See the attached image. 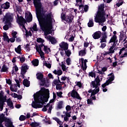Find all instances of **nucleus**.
<instances>
[{
    "label": "nucleus",
    "instance_id": "72a5a7b5",
    "mask_svg": "<svg viewBox=\"0 0 127 127\" xmlns=\"http://www.w3.org/2000/svg\"><path fill=\"white\" fill-rule=\"evenodd\" d=\"M17 32H15V31H12L11 33V35L13 36V40H14V42L15 41V39H17Z\"/></svg>",
    "mask_w": 127,
    "mask_h": 127
},
{
    "label": "nucleus",
    "instance_id": "ddd939ff",
    "mask_svg": "<svg viewBox=\"0 0 127 127\" xmlns=\"http://www.w3.org/2000/svg\"><path fill=\"white\" fill-rule=\"evenodd\" d=\"M17 23L20 25V26H22L23 29L25 30L26 32H27V30L25 27V24L26 23V21L22 16H21L20 18H19L17 20Z\"/></svg>",
    "mask_w": 127,
    "mask_h": 127
},
{
    "label": "nucleus",
    "instance_id": "864d4df0",
    "mask_svg": "<svg viewBox=\"0 0 127 127\" xmlns=\"http://www.w3.org/2000/svg\"><path fill=\"white\" fill-rule=\"evenodd\" d=\"M26 61L25 57H22V58H20V61L21 63H24Z\"/></svg>",
    "mask_w": 127,
    "mask_h": 127
},
{
    "label": "nucleus",
    "instance_id": "39448f33",
    "mask_svg": "<svg viewBox=\"0 0 127 127\" xmlns=\"http://www.w3.org/2000/svg\"><path fill=\"white\" fill-rule=\"evenodd\" d=\"M37 79H39L41 81L40 85L42 86H45V87H48L49 84H48V80H46L45 78H44V74L42 72H38L36 74Z\"/></svg>",
    "mask_w": 127,
    "mask_h": 127
},
{
    "label": "nucleus",
    "instance_id": "c756f323",
    "mask_svg": "<svg viewBox=\"0 0 127 127\" xmlns=\"http://www.w3.org/2000/svg\"><path fill=\"white\" fill-rule=\"evenodd\" d=\"M15 51L17 54H21V46L19 45L17 48H15Z\"/></svg>",
    "mask_w": 127,
    "mask_h": 127
},
{
    "label": "nucleus",
    "instance_id": "bb28decb",
    "mask_svg": "<svg viewBox=\"0 0 127 127\" xmlns=\"http://www.w3.org/2000/svg\"><path fill=\"white\" fill-rule=\"evenodd\" d=\"M63 104H64V101L63 100H61L59 101L57 105V108L58 109H62V108H63Z\"/></svg>",
    "mask_w": 127,
    "mask_h": 127
},
{
    "label": "nucleus",
    "instance_id": "5fc2aeb1",
    "mask_svg": "<svg viewBox=\"0 0 127 127\" xmlns=\"http://www.w3.org/2000/svg\"><path fill=\"white\" fill-rule=\"evenodd\" d=\"M6 83H7L8 84H9L11 85V83H12V81L11 80V79H10V78H6Z\"/></svg>",
    "mask_w": 127,
    "mask_h": 127
},
{
    "label": "nucleus",
    "instance_id": "79ce46f5",
    "mask_svg": "<svg viewBox=\"0 0 127 127\" xmlns=\"http://www.w3.org/2000/svg\"><path fill=\"white\" fill-rule=\"evenodd\" d=\"M87 103H88V104H91V105L94 104V103L92 100V96H91L90 98H88L87 99Z\"/></svg>",
    "mask_w": 127,
    "mask_h": 127
},
{
    "label": "nucleus",
    "instance_id": "bf43d9fd",
    "mask_svg": "<svg viewBox=\"0 0 127 127\" xmlns=\"http://www.w3.org/2000/svg\"><path fill=\"white\" fill-rule=\"evenodd\" d=\"M15 81L16 82V84L18 87H20V82L18 79H15Z\"/></svg>",
    "mask_w": 127,
    "mask_h": 127
},
{
    "label": "nucleus",
    "instance_id": "3c124183",
    "mask_svg": "<svg viewBox=\"0 0 127 127\" xmlns=\"http://www.w3.org/2000/svg\"><path fill=\"white\" fill-rule=\"evenodd\" d=\"M44 65H46V66H47V67H48V68H51V64L50 63H45V64H44Z\"/></svg>",
    "mask_w": 127,
    "mask_h": 127
},
{
    "label": "nucleus",
    "instance_id": "20e7f679",
    "mask_svg": "<svg viewBox=\"0 0 127 127\" xmlns=\"http://www.w3.org/2000/svg\"><path fill=\"white\" fill-rule=\"evenodd\" d=\"M100 82L101 79L99 75H97L94 80L91 81L90 83L91 87L94 88V91L93 92V94H94V95L97 94V93H98V92L100 91L99 86L101 85Z\"/></svg>",
    "mask_w": 127,
    "mask_h": 127
},
{
    "label": "nucleus",
    "instance_id": "c85d7f7f",
    "mask_svg": "<svg viewBox=\"0 0 127 127\" xmlns=\"http://www.w3.org/2000/svg\"><path fill=\"white\" fill-rule=\"evenodd\" d=\"M8 68L7 66L6 65V64H3L2 67V68L0 69V72H6L7 71Z\"/></svg>",
    "mask_w": 127,
    "mask_h": 127
},
{
    "label": "nucleus",
    "instance_id": "2f4dec72",
    "mask_svg": "<svg viewBox=\"0 0 127 127\" xmlns=\"http://www.w3.org/2000/svg\"><path fill=\"white\" fill-rule=\"evenodd\" d=\"M32 0H27V1L28 3H30V2H31ZM33 4L37 10V11L38 12V13H39V10H38V8L37 7V3H36V2L35 1V0H33Z\"/></svg>",
    "mask_w": 127,
    "mask_h": 127
},
{
    "label": "nucleus",
    "instance_id": "9b49d317",
    "mask_svg": "<svg viewBox=\"0 0 127 127\" xmlns=\"http://www.w3.org/2000/svg\"><path fill=\"white\" fill-rule=\"evenodd\" d=\"M4 19L5 20V23L10 25L13 21V17L10 14V13H6Z\"/></svg>",
    "mask_w": 127,
    "mask_h": 127
},
{
    "label": "nucleus",
    "instance_id": "58836bf2",
    "mask_svg": "<svg viewBox=\"0 0 127 127\" xmlns=\"http://www.w3.org/2000/svg\"><path fill=\"white\" fill-rule=\"evenodd\" d=\"M5 102V101H0V108L1 110H3Z\"/></svg>",
    "mask_w": 127,
    "mask_h": 127
},
{
    "label": "nucleus",
    "instance_id": "4be33fe9",
    "mask_svg": "<svg viewBox=\"0 0 127 127\" xmlns=\"http://www.w3.org/2000/svg\"><path fill=\"white\" fill-rule=\"evenodd\" d=\"M6 97L4 96V92L3 90L0 92V101H6Z\"/></svg>",
    "mask_w": 127,
    "mask_h": 127
},
{
    "label": "nucleus",
    "instance_id": "7c9ffc66",
    "mask_svg": "<svg viewBox=\"0 0 127 127\" xmlns=\"http://www.w3.org/2000/svg\"><path fill=\"white\" fill-rule=\"evenodd\" d=\"M32 64L35 66H37L39 64V61L37 59H35V60L32 61Z\"/></svg>",
    "mask_w": 127,
    "mask_h": 127
},
{
    "label": "nucleus",
    "instance_id": "f704fd0d",
    "mask_svg": "<svg viewBox=\"0 0 127 127\" xmlns=\"http://www.w3.org/2000/svg\"><path fill=\"white\" fill-rule=\"evenodd\" d=\"M84 61V59L83 58H81V62L82 63V69L83 70H86V69H87V64H86V65H85L84 67V65H83Z\"/></svg>",
    "mask_w": 127,
    "mask_h": 127
},
{
    "label": "nucleus",
    "instance_id": "b1692460",
    "mask_svg": "<svg viewBox=\"0 0 127 127\" xmlns=\"http://www.w3.org/2000/svg\"><path fill=\"white\" fill-rule=\"evenodd\" d=\"M23 84L24 85V86H26V87H29L30 85V81L28 80L27 78H24L23 81Z\"/></svg>",
    "mask_w": 127,
    "mask_h": 127
},
{
    "label": "nucleus",
    "instance_id": "a211bd4d",
    "mask_svg": "<svg viewBox=\"0 0 127 127\" xmlns=\"http://www.w3.org/2000/svg\"><path fill=\"white\" fill-rule=\"evenodd\" d=\"M29 66H28L26 64H24L21 66V70L24 72V74H26L27 70L29 69Z\"/></svg>",
    "mask_w": 127,
    "mask_h": 127
},
{
    "label": "nucleus",
    "instance_id": "69168bd1",
    "mask_svg": "<svg viewBox=\"0 0 127 127\" xmlns=\"http://www.w3.org/2000/svg\"><path fill=\"white\" fill-rule=\"evenodd\" d=\"M30 44H27V45L25 46V49L28 51H30Z\"/></svg>",
    "mask_w": 127,
    "mask_h": 127
},
{
    "label": "nucleus",
    "instance_id": "a878e982",
    "mask_svg": "<svg viewBox=\"0 0 127 127\" xmlns=\"http://www.w3.org/2000/svg\"><path fill=\"white\" fill-rule=\"evenodd\" d=\"M44 51L45 52V54H49V52H51V50L50 48H48V46H45L44 45Z\"/></svg>",
    "mask_w": 127,
    "mask_h": 127
},
{
    "label": "nucleus",
    "instance_id": "7ed1b4c3",
    "mask_svg": "<svg viewBox=\"0 0 127 127\" xmlns=\"http://www.w3.org/2000/svg\"><path fill=\"white\" fill-rule=\"evenodd\" d=\"M105 4H101L100 6H98L97 14L94 18V20L96 23H105L106 22L105 12L104 10Z\"/></svg>",
    "mask_w": 127,
    "mask_h": 127
},
{
    "label": "nucleus",
    "instance_id": "aec40b11",
    "mask_svg": "<svg viewBox=\"0 0 127 127\" xmlns=\"http://www.w3.org/2000/svg\"><path fill=\"white\" fill-rule=\"evenodd\" d=\"M71 111L68 112L67 111L65 112V116L64 117V121H68L69 119V117H71Z\"/></svg>",
    "mask_w": 127,
    "mask_h": 127
},
{
    "label": "nucleus",
    "instance_id": "dca6fc26",
    "mask_svg": "<svg viewBox=\"0 0 127 127\" xmlns=\"http://www.w3.org/2000/svg\"><path fill=\"white\" fill-rule=\"evenodd\" d=\"M101 34L102 33L100 31H98L93 34L92 37L94 40H97L101 38Z\"/></svg>",
    "mask_w": 127,
    "mask_h": 127
},
{
    "label": "nucleus",
    "instance_id": "6ab92c4d",
    "mask_svg": "<svg viewBox=\"0 0 127 127\" xmlns=\"http://www.w3.org/2000/svg\"><path fill=\"white\" fill-rule=\"evenodd\" d=\"M109 75H110V77H109V79H108V85L111 83H112V81H113V80L115 79V75L113 72L110 73Z\"/></svg>",
    "mask_w": 127,
    "mask_h": 127
},
{
    "label": "nucleus",
    "instance_id": "680f3d73",
    "mask_svg": "<svg viewBox=\"0 0 127 127\" xmlns=\"http://www.w3.org/2000/svg\"><path fill=\"white\" fill-rule=\"evenodd\" d=\"M94 91H95V90L94 89H93V90H92V89H89V90H88V92L89 93H91V96H92V95H95V94H93V92H94Z\"/></svg>",
    "mask_w": 127,
    "mask_h": 127
},
{
    "label": "nucleus",
    "instance_id": "774afa93",
    "mask_svg": "<svg viewBox=\"0 0 127 127\" xmlns=\"http://www.w3.org/2000/svg\"><path fill=\"white\" fill-rule=\"evenodd\" d=\"M63 73V71L62 69H59L58 70V75H61Z\"/></svg>",
    "mask_w": 127,
    "mask_h": 127
},
{
    "label": "nucleus",
    "instance_id": "a19ab883",
    "mask_svg": "<svg viewBox=\"0 0 127 127\" xmlns=\"http://www.w3.org/2000/svg\"><path fill=\"white\" fill-rule=\"evenodd\" d=\"M32 29L35 32H37V31H38V29H37V25L36 23L33 25Z\"/></svg>",
    "mask_w": 127,
    "mask_h": 127
},
{
    "label": "nucleus",
    "instance_id": "ea45409f",
    "mask_svg": "<svg viewBox=\"0 0 127 127\" xmlns=\"http://www.w3.org/2000/svg\"><path fill=\"white\" fill-rule=\"evenodd\" d=\"M107 85H109V83H108V79H107V80H106V82H105L104 83H103V84H102L101 85L102 87L103 88V89H105V87H106V86Z\"/></svg>",
    "mask_w": 127,
    "mask_h": 127
},
{
    "label": "nucleus",
    "instance_id": "052dcab7",
    "mask_svg": "<svg viewBox=\"0 0 127 127\" xmlns=\"http://www.w3.org/2000/svg\"><path fill=\"white\" fill-rule=\"evenodd\" d=\"M103 34L104 40H107V39L108 38L107 32L105 31V32L103 33Z\"/></svg>",
    "mask_w": 127,
    "mask_h": 127
},
{
    "label": "nucleus",
    "instance_id": "4c0bfd02",
    "mask_svg": "<svg viewBox=\"0 0 127 127\" xmlns=\"http://www.w3.org/2000/svg\"><path fill=\"white\" fill-rule=\"evenodd\" d=\"M45 40H43L42 38H37V43H45Z\"/></svg>",
    "mask_w": 127,
    "mask_h": 127
},
{
    "label": "nucleus",
    "instance_id": "603ef678",
    "mask_svg": "<svg viewBox=\"0 0 127 127\" xmlns=\"http://www.w3.org/2000/svg\"><path fill=\"white\" fill-rule=\"evenodd\" d=\"M3 30H4V31H7V30H8V29H9L8 25H7V24H6V25H4L3 26Z\"/></svg>",
    "mask_w": 127,
    "mask_h": 127
},
{
    "label": "nucleus",
    "instance_id": "13d9d810",
    "mask_svg": "<svg viewBox=\"0 0 127 127\" xmlns=\"http://www.w3.org/2000/svg\"><path fill=\"white\" fill-rule=\"evenodd\" d=\"M106 46H107V45L106 43H101L100 48H101L102 49H104V48H105V47H106Z\"/></svg>",
    "mask_w": 127,
    "mask_h": 127
},
{
    "label": "nucleus",
    "instance_id": "cd10ccee",
    "mask_svg": "<svg viewBox=\"0 0 127 127\" xmlns=\"http://www.w3.org/2000/svg\"><path fill=\"white\" fill-rule=\"evenodd\" d=\"M7 103L8 106H9L11 108H14L13 103L12 101L11 100V98H8Z\"/></svg>",
    "mask_w": 127,
    "mask_h": 127
},
{
    "label": "nucleus",
    "instance_id": "37998d69",
    "mask_svg": "<svg viewBox=\"0 0 127 127\" xmlns=\"http://www.w3.org/2000/svg\"><path fill=\"white\" fill-rule=\"evenodd\" d=\"M71 60L70 59V57H68L66 60V63L67 64V65H69L70 64H71Z\"/></svg>",
    "mask_w": 127,
    "mask_h": 127
},
{
    "label": "nucleus",
    "instance_id": "c03bdc74",
    "mask_svg": "<svg viewBox=\"0 0 127 127\" xmlns=\"http://www.w3.org/2000/svg\"><path fill=\"white\" fill-rule=\"evenodd\" d=\"M62 88V84H60V83H57L56 85V89L57 90H61Z\"/></svg>",
    "mask_w": 127,
    "mask_h": 127
},
{
    "label": "nucleus",
    "instance_id": "473e14b6",
    "mask_svg": "<svg viewBox=\"0 0 127 127\" xmlns=\"http://www.w3.org/2000/svg\"><path fill=\"white\" fill-rule=\"evenodd\" d=\"M3 40L6 41L7 43H9L10 40L9 39L8 36H7V34H4L3 35Z\"/></svg>",
    "mask_w": 127,
    "mask_h": 127
},
{
    "label": "nucleus",
    "instance_id": "5701e85b",
    "mask_svg": "<svg viewBox=\"0 0 127 127\" xmlns=\"http://www.w3.org/2000/svg\"><path fill=\"white\" fill-rule=\"evenodd\" d=\"M127 39V36H126L125 34L124 33H121L120 34V39H119V42H121V41H123V42H125Z\"/></svg>",
    "mask_w": 127,
    "mask_h": 127
},
{
    "label": "nucleus",
    "instance_id": "338daca9",
    "mask_svg": "<svg viewBox=\"0 0 127 127\" xmlns=\"http://www.w3.org/2000/svg\"><path fill=\"white\" fill-rule=\"evenodd\" d=\"M47 110V105H44V107L42 108V111L46 112Z\"/></svg>",
    "mask_w": 127,
    "mask_h": 127
},
{
    "label": "nucleus",
    "instance_id": "f03ea898",
    "mask_svg": "<svg viewBox=\"0 0 127 127\" xmlns=\"http://www.w3.org/2000/svg\"><path fill=\"white\" fill-rule=\"evenodd\" d=\"M48 90V93L45 94L43 92L40 91H37L36 93L34 94V97H36V100L35 101H33L32 103V107L33 108H42L43 107L44 104L45 102L48 101V99L50 96L49 90Z\"/></svg>",
    "mask_w": 127,
    "mask_h": 127
},
{
    "label": "nucleus",
    "instance_id": "e2e57ef3",
    "mask_svg": "<svg viewBox=\"0 0 127 127\" xmlns=\"http://www.w3.org/2000/svg\"><path fill=\"white\" fill-rule=\"evenodd\" d=\"M21 77L22 78H25V74L24 71H22V66L21 67Z\"/></svg>",
    "mask_w": 127,
    "mask_h": 127
},
{
    "label": "nucleus",
    "instance_id": "1a4fd4ad",
    "mask_svg": "<svg viewBox=\"0 0 127 127\" xmlns=\"http://www.w3.org/2000/svg\"><path fill=\"white\" fill-rule=\"evenodd\" d=\"M112 46H111L110 48H109L108 52H104V53H102L101 54V56L103 58H105L106 56H108V55H109V56H112V54L115 53V49L114 47V45L113 44H111Z\"/></svg>",
    "mask_w": 127,
    "mask_h": 127
},
{
    "label": "nucleus",
    "instance_id": "6e6552de",
    "mask_svg": "<svg viewBox=\"0 0 127 127\" xmlns=\"http://www.w3.org/2000/svg\"><path fill=\"white\" fill-rule=\"evenodd\" d=\"M7 122V124L9 125L10 124V122L9 120V118H7V117H5V115L3 113H2L0 115V127H4L2 123L3 122Z\"/></svg>",
    "mask_w": 127,
    "mask_h": 127
},
{
    "label": "nucleus",
    "instance_id": "f8f14e48",
    "mask_svg": "<svg viewBox=\"0 0 127 127\" xmlns=\"http://www.w3.org/2000/svg\"><path fill=\"white\" fill-rule=\"evenodd\" d=\"M68 97H73V98H77V99H80L81 100L82 99L81 97L80 96L79 93L75 90V89H73L71 92H69L68 93Z\"/></svg>",
    "mask_w": 127,
    "mask_h": 127
},
{
    "label": "nucleus",
    "instance_id": "c9c22d12",
    "mask_svg": "<svg viewBox=\"0 0 127 127\" xmlns=\"http://www.w3.org/2000/svg\"><path fill=\"white\" fill-rule=\"evenodd\" d=\"M39 125L40 123L38 122H32V123L30 124L31 127H37V126H39Z\"/></svg>",
    "mask_w": 127,
    "mask_h": 127
},
{
    "label": "nucleus",
    "instance_id": "f3484780",
    "mask_svg": "<svg viewBox=\"0 0 127 127\" xmlns=\"http://www.w3.org/2000/svg\"><path fill=\"white\" fill-rule=\"evenodd\" d=\"M47 39L49 40V41L51 42L52 45H55V44H57V41L56 39H55L54 37H52V36H50V35L48 36Z\"/></svg>",
    "mask_w": 127,
    "mask_h": 127
},
{
    "label": "nucleus",
    "instance_id": "de8ad7c7",
    "mask_svg": "<svg viewBox=\"0 0 127 127\" xmlns=\"http://www.w3.org/2000/svg\"><path fill=\"white\" fill-rule=\"evenodd\" d=\"M61 66L62 67V69L64 71H65L66 70V65H65V64H64V62H62V64H61Z\"/></svg>",
    "mask_w": 127,
    "mask_h": 127
},
{
    "label": "nucleus",
    "instance_id": "393cba45",
    "mask_svg": "<svg viewBox=\"0 0 127 127\" xmlns=\"http://www.w3.org/2000/svg\"><path fill=\"white\" fill-rule=\"evenodd\" d=\"M86 55V49L84 48L83 50L79 51V56L84 57Z\"/></svg>",
    "mask_w": 127,
    "mask_h": 127
},
{
    "label": "nucleus",
    "instance_id": "09e8293b",
    "mask_svg": "<svg viewBox=\"0 0 127 127\" xmlns=\"http://www.w3.org/2000/svg\"><path fill=\"white\" fill-rule=\"evenodd\" d=\"M9 120L10 121V124L9 125L8 124L7 121H6L5 125H6V127H11V126H12V125L13 124L12 121L11 120H10V119H9Z\"/></svg>",
    "mask_w": 127,
    "mask_h": 127
},
{
    "label": "nucleus",
    "instance_id": "49530a36",
    "mask_svg": "<svg viewBox=\"0 0 127 127\" xmlns=\"http://www.w3.org/2000/svg\"><path fill=\"white\" fill-rule=\"evenodd\" d=\"M65 109L68 112H69L70 111L71 112V107L70 105H66V106L65 107Z\"/></svg>",
    "mask_w": 127,
    "mask_h": 127
},
{
    "label": "nucleus",
    "instance_id": "a18cd8bd",
    "mask_svg": "<svg viewBox=\"0 0 127 127\" xmlns=\"http://www.w3.org/2000/svg\"><path fill=\"white\" fill-rule=\"evenodd\" d=\"M26 118V117L25 115H20L19 120H20V121H23L24 120H25Z\"/></svg>",
    "mask_w": 127,
    "mask_h": 127
},
{
    "label": "nucleus",
    "instance_id": "4d7b16f0",
    "mask_svg": "<svg viewBox=\"0 0 127 127\" xmlns=\"http://www.w3.org/2000/svg\"><path fill=\"white\" fill-rule=\"evenodd\" d=\"M26 36H30L31 37L32 36V33H31V31H26Z\"/></svg>",
    "mask_w": 127,
    "mask_h": 127
},
{
    "label": "nucleus",
    "instance_id": "4468645a",
    "mask_svg": "<svg viewBox=\"0 0 127 127\" xmlns=\"http://www.w3.org/2000/svg\"><path fill=\"white\" fill-rule=\"evenodd\" d=\"M118 42V40L117 36H114V35H113V36H112V37H111V39H110V40L109 41V44H111V43H113V47H114V48L115 49Z\"/></svg>",
    "mask_w": 127,
    "mask_h": 127
},
{
    "label": "nucleus",
    "instance_id": "412c9836",
    "mask_svg": "<svg viewBox=\"0 0 127 127\" xmlns=\"http://www.w3.org/2000/svg\"><path fill=\"white\" fill-rule=\"evenodd\" d=\"M25 18H26V20H27V22H28V23H30V22H32L33 20V17L31 13L29 12V15L28 16L26 15Z\"/></svg>",
    "mask_w": 127,
    "mask_h": 127
},
{
    "label": "nucleus",
    "instance_id": "2eb2a0df",
    "mask_svg": "<svg viewBox=\"0 0 127 127\" xmlns=\"http://www.w3.org/2000/svg\"><path fill=\"white\" fill-rule=\"evenodd\" d=\"M0 7L1 8V11H2V9H3V10H7L10 7V3L9 2L6 1L5 3L1 4Z\"/></svg>",
    "mask_w": 127,
    "mask_h": 127
},
{
    "label": "nucleus",
    "instance_id": "f257e3e1",
    "mask_svg": "<svg viewBox=\"0 0 127 127\" xmlns=\"http://www.w3.org/2000/svg\"><path fill=\"white\" fill-rule=\"evenodd\" d=\"M35 2L37 3V7L39 10V19H38V21L41 29L42 31H45L48 28L47 34L48 35L52 34V29H53L52 13H48L46 15L44 13H42V4L41 0H35Z\"/></svg>",
    "mask_w": 127,
    "mask_h": 127
},
{
    "label": "nucleus",
    "instance_id": "e433bc0d",
    "mask_svg": "<svg viewBox=\"0 0 127 127\" xmlns=\"http://www.w3.org/2000/svg\"><path fill=\"white\" fill-rule=\"evenodd\" d=\"M94 26V22L93 21V20H89V22L88 23V26L89 28H91V27H93Z\"/></svg>",
    "mask_w": 127,
    "mask_h": 127
},
{
    "label": "nucleus",
    "instance_id": "9d476101",
    "mask_svg": "<svg viewBox=\"0 0 127 127\" xmlns=\"http://www.w3.org/2000/svg\"><path fill=\"white\" fill-rule=\"evenodd\" d=\"M44 46V43H41L39 46H38L37 44H36L35 45L36 50L38 53H39L41 57H44L45 56V54L43 51H42V48H43Z\"/></svg>",
    "mask_w": 127,
    "mask_h": 127
},
{
    "label": "nucleus",
    "instance_id": "6e6d98bb",
    "mask_svg": "<svg viewBox=\"0 0 127 127\" xmlns=\"http://www.w3.org/2000/svg\"><path fill=\"white\" fill-rule=\"evenodd\" d=\"M62 91H60V92H57V95L59 96V97H63L62 94H63Z\"/></svg>",
    "mask_w": 127,
    "mask_h": 127
},
{
    "label": "nucleus",
    "instance_id": "0e129e2a",
    "mask_svg": "<svg viewBox=\"0 0 127 127\" xmlns=\"http://www.w3.org/2000/svg\"><path fill=\"white\" fill-rule=\"evenodd\" d=\"M89 6L88 5H85V7H84V10L85 12H87L88 11Z\"/></svg>",
    "mask_w": 127,
    "mask_h": 127
},
{
    "label": "nucleus",
    "instance_id": "8fccbe9b",
    "mask_svg": "<svg viewBox=\"0 0 127 127\" xmlns=\"http://www.w3.org/2000/svg\"><path fill=\"white\" fill-rule=\"evenodd\" d=\"M100 43H107V40H105L104 39L103 33L102 34V39H101L100 41Z\"/></svg>",
    "mask_w": 127,
    "mask_h": 127
},
{
    "label": "nucleus",
    "instance_id": "423d86ee",
    "mask_svg": "<svg viewBox=\"0 0 127 127\" xmlns=\"http://www.w3.org/2000/svg\"><path fill=\"white\" fill-rule=\"evenodd\" d=\"M61 18L62 21H65V24L67 23L68 24H71L72 23V21L74 19V16L72 14H69V15L66 16V13L63 12L61 14Z\"/></svg>",
    "mask_w": 127,
    "mask_h": 127
},
{
    "label": "nucleus",
    "instance_id": "0eeeda50",
    "mask_svg": "<svg viewBox=\"0 0 127 127\" xmlns=\"http://www.w3.org/2000/svg\"><path fill=\"white\" fill-rule=\"evenodd\" d=\"M60 48L61 49H64L65 54L67 57H70L71 55V52L70 50H68V44L67 43H65V42H62V44L60 45Z\"/></svg>",
    "mask_w": 127,
    "mask_h": 127
}]
</instances>
